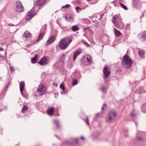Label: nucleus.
I'll return each instance as SVG.
<instances>
[{"label": "nucleus", "instance_id": "1", "mask_svg": "<svg viewBox=\"0 0 146 146\" xmlns=\"http://www.w3.org/2000/svg\"><path fill=\"white\" fill-rule=\"evenodd\" d=\"M133 63V61L129 56L126 54L123 56L121 61L122 66L125 68L129 69L131 67Z\"/></svg>", "mask_w": 146, "mask_h": 146}, {"label": "nucleus", "instance_id": "2", "mask_svg": "<svg viewBox=\"0 0 146 146\" xmlns=\"http://www.w3.org/2000/svg\"><path fill=\"white\" fill-rule=\"evenodd\" d=\"M72 40L68 37L62 38L58 43L60 47L62 49H65L72 41Z\"/></svg>", "mask_w": 146, "mask_h": 146}, {"label": "nucleus", "instance_id": "3", "mask_svg": "<svg viewBox=\"0 0 146 146\" xmlns=\"http://www.w3.org/2000/svg\"><path fill=\"white\" fill-rule=\"evenodd\" d=\"M117 115L116 112L115 111L110 112L106 117V121L110 123L113 122L116 119Z\"/></svg>", "mask_w": 146, "mask_h": 146}, {"label": "nucleus", "instance_id": "4", "mask_svg": "<svg viewBox=\"0 0 146 146\" xmlns=\"http://www.w3.org/2000/svg\"><path fill=\"white\" fill-rule=\"evenodd\" d=\"M14 8L15 11L17 12H23L24 8L20 1H17L15 5Z\"/></svg>", "mask_w": 146, "mask_h": 146}, {"label": "nucleus", "instance_id": "5", "mask_svg": "<svg viewBox=\"0 0 146 146\" xmlns=\"http://www.w3.org/2000/svg\"><path fill=\"white\" fill-rule=\"evenodd\" d=\"M92 58L91 56L89 55L84 56L83 57L82 60L84 64L87 65L90 64L92 62Z\"/></svg>", "mask_w": 146, "mask_h": 146}, {"label": "nucleus", "instance_id": "6", "mask_svg": "<svg viewBox=\"0 0 146 146\" xmlns=\"http://www.w3.org/2000/svg\"><path fill=\"white\" fill-rule=\"evenodd\" d=\"M46 88L44 84H40L37 88V92L40 95H43L46 90Z\"/></svg>", "mask_w": 146, "mask_h": 146}, {"label": "nucleus", "instance_id": "7", "mask_svg": "<svg viewBox=\"0 0 146 146\" xmlns=\"http://www.w3.org/2000/svg\"><path fill=\"white\" fill-rule=\"evenodd\" d=\"M36 14L35 10L34 7H33L31 11H29L26 16V19L28 20L33 17Z\"/></svg>", "mask_w": 146, "mask_h": 146}, {"label": "nucleus", "instance_id": "8", "mask_svg": "<svg viewBox=\"0 0 146 146\" xmlns=\"http://www.w3.org/2000/svg\"><path fill=\"white\" fill-rule=\"evenodd\" d=\"M38 63L41 66L46 65L48 64V61L46 57L44 56L41 58L38 62Z\"/></svg>", "mask_w": 146, "mask_h": 146}, {"label": "nucleus", "instance_id": "9", "mask_svg": "<svg viewBox=\"0 0 146 146\" xmlns=\"http://www.w3.org/2000/svg\"><path fill=\"white\" fill-rule=\"evenodd\" d=\"M103 72L104 75V78H108L110 74V72L106 66H105L104 68Z\"/></svg>", "mask_w": 146, "mask_h": 146}, {"label": "nucleus", "instance_id": "10", "mask_svg": "<svg viewBox=\"0 0 146 146\" xmlns=\"http://www.w3.org/2000/svg\"><path fill=\"white\" fill-rule=\"evenodd\" d=\"M46 0H38L37 5L38 6L39 9H41L42 7L45 4Z\"/></svg>", "mask_w": 146, "mask_h": 146}, {"label": "nucleus", "instance_id": "11", "mask_svg": "<svg viewBox=\"0 0 146 146\" xmlns=\"http://www.w3.org/2000/svg\"><path fill=\"white\" fill-rule=\"evenodd\" d=\"M56 39L55 36L53 35L50 38L48 39L46 41V44L48 46L49 44H51L54 42Z\"/></svg>", "mask_w": 146, "mask_h": 146}, {"label": "nucleus", "instance_id": "12", "mask_svg": "<svg viewBox=\"0 0 146 146\" xmlns=\"http://www.w3.org/2000/svg\"><path fill=\"white\" fill-rule=\"evenodd\" d=\"M82 52V50L80 49H78L75 51L73 54V59L75 60L78 55H79Z\"/></svg>", "mask_w": 146, "mask_h": 146}, {"label": "nucleus", "instance_id": "13", "mask_svg": "<svg viewBox=\"0 0 146 146\" xmlns=\"http://www.w3.org/2000/svg\"><path fill=\"white\" fill-rule=\"evenodd\" d=\"M21 94L23 96H24V95L23 94V92L24 90V87L25 86V83L23 82H21L19 84Z\"/></svg>", "mask_w": 146, "mask_h": 146}, {"label": "nucleus", "instance_id": "14", "mask_svg": "<svg viewBox=\"0 0 146 146\" xmlns=\"http://www.w3.org/2000/svg\"><path fill=\"white\" fill-rule=\"evenodd\" d=\"M140 39L142 41L146 40V31H143L141 34L140 35Z\"/></svg>", "mask_w": 146, "mask_h": 146}, {"label": "nucleus", "instance_id": "15", "mask_svg": "<svg viewBox=\"0 0 146 146\" xmlns=\"http://www.w3.org/2000/svg\"><path fill=\"white\" fill-rule=\"evenodd\" d=\"M54 110V107H51L50 108L48 109L47 112L48 115H52L53 114Z\"/></svg>", "mask_w": 146, "mask_h": 146}, {"label": "nucleus", "instance_id": "16", "mask_svg": "<svg viewBox=\"0 0 146 146\" xmlns=\"http://www.w3.org/2000/svg\"><path fill=\"white\" fill-rule=\"evenodd\" d=\"M32 35L31 34L29 31H26L23 34V36L26 38H30Z\"/></svg>", "mask_w": 146, "mask_h": 146}, {"label": "nucleus", "instance_id": "17", "mask_svg": "<svg viewBox=\"0 0 146 146\" xmlns=\"http://www.w3.org/2000/svg\"><path fill=\"white\" fill-rule=\"evenodd\" d=\"M119 17L117 15H114L113 16V18L112 19V22L113 23H115L118 22V19Z\"/></svg>", "mask_w": 146, "mask_h": 146}, {"label": "nucleus", "instance_id": "18", "mask_svg": "<svg viewBox=\"0 0 146 146\" xmlns=\"http://www.w3.org/2000/svg\"><path fill=\"white\" fill-rule=\"evenodd\" d=\"M65 19L67 21H71L72 20L73 17L71 15H67L65 17Z\"/></svg>", "mask_w": 146, "mask_h": 146}, {"label": "nucleus", "instance_id": "19", "mask_svg": "<svg viewBox=\"0 0 146 146\" xmlns=\"http://www.w3.org/2000/svg\"><path fill=\"white\" fill-rule=\"evenodd\" d=\"M38 55L36 54L35 55V56L31 59V62L32 63L35 64L37 60V56Z\"/></svg>", "mask_w": 146, "mask_h": 146}, {"label": "nucleus", "instance_id": "20", "mask_svg": "<svg viewBox=\"0 0 146 146\" xmlns=\"http://www.w3.org/2000/svg\"><path fill=\"white\" fill-rule=\"evenodd\" d=\"M138 53L139 55L142 58L145 56V52L142 50H139Z\"/></svg>", "mask_w": 146, "mask_h": 146}, {"label": "nucleus", "instance_id": "21", "mask_svg": "<svg viewBox=\"0 0 146 146\" xmlns=\"http://www.w3.org/2000/svg\"><path fill=\"white\" fill-rule=\"evenodd\" d=\"M66 55L67 53H64L61 55L60 57V61L61 62H63L64 61Z\"/></svg>", "mask_w": 146, "mask_h": 146}, {"label": "nucleus", "instance_id": "22", "mask_svg": "<svg viewBox=\"0 0 146 146\" xmlns=\"http://www.w3.org/2000/svg\"><path fill=\"white\" fill-rule=\"evenodd\" d=\"M44 35V34L43 33L41 32L38 36V37L36 40V41L38 42L39 40L42 39Z\"/></svg>", "mask_w": 146, "mask_h": 146}, {"label": "nucleus", "instance_id": "23", "mask_svg": "<svg viewBox=\"0 0 146 146\" xmlns=\"http://www.w3.org/2000/svg\"><path fill=\"white\" fill-rule=\"evenodd\" d=\"M114 32L115 34V36L116 37L120 36L121 34V33L119 31L116 29H114Z\"/></svg>", "mask_w": 146, "mask_h": 146}, {"label": "nucleus", "instance_id": "24", "mask_svg": "<svg viewBox=\"0 0 146 146\" xmlns=\"http://www.w3.org/2000/svg\"><path fill=\"white\" fill-rule=\"evenodd\" d=\"M28 111V107L26 106L25 105L22 109L21 112L23 113H25L26 111Z\"/></svg>", "mask_w": 146, "mask_h": 146}, {"label": "nucleus", "instance_id": "25", "mask_svg": "<svg viewBox=\"0 0 146 146\" xmlns=\"http://www.w3.org/2000/svg\"><path fill=\"white\" fill-rule=\"evenodd\" d=\"M72 29L73 31L75 32L79 30V29L77 26L75 25L72 27Z\"/></svg>", "mask_w": 146, "mask_h": 146}, {"label": "nucleus", "instance_id": "26", "mask_svg": "<svg viewBox=\"0 0 146 146\" xmlns=\"http://www.w3.org/2000/svg\"><path fill=\"white\" fill-rule=\"evenodd\" d=\"M141 135L139 134H137L136 135V138L139 140L143 141V137H141Z\"/></svg>", "mask_w": 146, "mask_h": 146}, {"label": "nucleus", "instance_id": "27", "mask_svg": "<svg viewBox=\"0 0 146 146\" xmlns=\"http://www.w3.org/2000/svg\"><path fill=\"white\" fill-rule=\"evenodd\" d=\"M54 124L56 125L58 127H59L60 125L59 123V122L57 120L54 119L53 121Z\"/></svg>", "mask_w": 146, "mask_h": 146}, {"label": "nucleus", "instance_id": "28", "mask_svg": "<svg viewBox=\"0 0 146 146\" xmlns=\"http://www.w3.org/2000/svg\"><path fill=\"white\" fill-rule=\"evenodd\" d=\"M119 3L121 5L123 9H124L127 10L128 9L127 7L125 5H123V4L121 2H119Z\"/></svg>", "mask_w": 146, "mask_h": 146}, {"label": "nucleus", "instance_id": "29", "mask_svg": "<svg viewBox=\"0 0 146 146\" xmlns=\"http://www.w3.org/2000/svg\"><path fill=\"white\" fill-rule=\"evenodd\" d=\"M136 115V113L134 112V111L133 110L131 113V117L133 118H135Z\"/></svg>", "mask_w": 146, "mask_h": 146}, {"label": "nucleus", "instance_id": "30", "mask_svg": "<svg viewBox=\"0 0 146 146\" xmlns=\"http://www.w3.org/2000/svg\"><path fill=\"white\" fill-rule=\"evenodd\" d=\"M107 90V88L104 86L101 89L102 91L104 93H105Z\"/></svg>", "mask_w": 146, "mask_h": 146}, {"label": "nucleus", "instance_id": "31", "mask_svg": "<svg viewBox=\"0 0 146 146\" xmlns=\"http://www.w3.org/2000/svg\"><path fill=\"white\" fill-rule=\"evenodd\" d=\"M72 85L74 86L78 84L77 80L76 79H74L72 81Z\"/></svg>", "mask_w": 146, "mask_h": 146}, {"label": "nucleus", "instance_id": "32", "mask_svg": "<svg viewBox=\"0 0 146 146\" xmlns=\"http://www.w3.org/2000/svg\"><path fill=\"white\" fill-rule=\"evenodd\" d=\"M60 88L62 89L63 90V91H64L65 87L64 85L62 83L60 85Z\"/></svg>", "mask_w": 146, "mask_h": 146}, {"label": "nucleus", "instance_id": "33", "mask_svg": "<svg viewBox=\"0 0 146 146\" xmlns=\"http://www.w3.org/2000/svg\"><path fill=\"white\" fill-rule=\"evenodd\" d=\"M139 3L140 1L139 0H133V3L136 5L139 4Z\"/></svg>", "mask_w": 146, "mask_h": 146}, {"label": "nucleus", "instance_id": "34", "mask_svg": "<svg viewBox=\"0 0 146 146\" xmlns=\"http://www.w3.org/2000/svg\"><path fill=\"white\" fill-rule=\"evenodd\" d=\"M70 5L69 4H66L65 5H64L62 7V8H67L70 7Z\"/></svg>", "mask_w": 146, "mask_h": 146}, {"label": "nucleus", "instance_id": "35", "mask_svg": "<svg viewBox=\"0 0 146 146\" xmlns=\"http://www.w3.org/2000/svg\"><path fill=\"white\" fill-rule=\"evenodd\" d=\"M146 108V103L144 104L143 106L141 107V110H143L145 108Z\"/></svg>", "mask_w": 146, "mask_h": 146}, {"label": "nucleus", "instance_id": "36", "mask_svg": "<svg viewBox=\"0 0 146 146\" xmlns=\"http://www.w3.org/2000/svg\"><path fill=\"white\" fill-rule=\"evenodd\" d=\"M113 23L114 24L115 26L116 27L119 28V25L118 23V22H117V23Z\"/></svg>", "mask_w": 146, "mask_h": 146}, {"label": "nucleus", "instance_id": "37", "mask_svg": "<svg viewBox=\"0 0 146 146\" xmlns=\"http://www.w3.org/2000/svg\"><path fill=\"white\" fill-rule=\"evenodd\" d=\"M85 122L88 125H90V123L89 121V119L87 117H86V121H85Z\"/></svg>", "mask_w": 146, "mask_h": 146}, {"label": "nucleus", "instance_id": "38", "mask_svg": "<svg viewBox=\"0 0 146 146\" xmlns=\"http://www.w3.org/2000/svg\"><path fill=\"white\" fill-rule=\"evenodd\" d=\"M10 70L11 71L13 72L14 71V68L13 66H10Z\"/></svg>", "mask_w": 146, "mask_h": 146}, {"label": "nucleus", "instance_id": "39", "mask_svg": "<svg viewBox=\"0 0 146 146\" xmlns=\"http://www.w3.org/2000/svg\"><path fill=\"white\" fill-rule=\"evenodd\" d=\"M82 42L84 43L88 47H89L90 46V45H89V44L85 41L83 40H82Z\"/></svg>", "mask_w": 146, "mask_h": 146}, {"label": "nucleus", "instance_id": "40", "mask_svg": "<svg viewBox=\"0 0 146 146\" xmlns=\"http://www.w3.org/2000/svg\"><path fill=\"white\" fill-rule=\"evenodd\" d=\"M106 104H104L102 108V111H101L102 113L103 112V111H102V110H104V107L105 106H106Z\"/></svg>", "mask_w": 146, "mask_h": 146}, {"label": "nucleus", "instance_id": "41", "mask_svg": "<svg viewBox=\"0 0 146 146\" xmlns=\"http://www.w3.org/2000/svg\"><path fill=\"white\" fill-rule=\"evenodd\" d=\"M142 111L143 113H146V108H145V109H143V110H141Z\"/></svg>", "mask_w": 146, "mask_h": 146}, {"label": "nucleus", "instance_id": "42", "mask_svg": "<svg viewBox=\"0 0 146 146\" xmlns=\"http://www.w3.org/2000/svg\"><path fill=\"white\" fill-rule=\"evenodd\" d=\"M79 9H81V8L78 7H77L76 8V10L77 11H78V10Z\"/></svg>", "mask_w": 146, "mask_h": 146}, {"label": "nucleus", "instance_id": "43", "mask_svg": "<svg viewBox=\"0 0 146 146\" xmlns=\"http://www.w3.org/2000/svg\"><path fill=\"white\" fill-rule=\"evenodd\" d=\"M100 113H97V114L96 115V117H98L99 116V115H100Z\"/></svg>", "mask_w": 146, "mask_h": 146}, {"label": "nucleus", "instance_id": "44", "mask_svg": "<svg viewBox=\"0 0 146 146\" xmlns=\"http://www.w3.org/2000/svg\"><path fill=\"white\" fill-rule=\"evenodd\" d=\"M64 143H65L66 144H68L69 142V141H64V142H63Z\"/></svg>", "mask_w": 146, "mask_h": 146}, {"label": "nucleus", "instance_id": "45", "mask_svg": "<svg viewBox=\"0 0 146 146\" xmlns=\"http://www.w3.org/2000/svg\"><path fill=\"white\" fill-rule=\"evenodd\" d=\"M9 87V86H8V85H7V86H5V91H6L7 89V88H8V87Z\"/></svg>", "mask_w": 146, "mask_h": 146}, {"label": "nucleus", "instance_id": "46", "mask_svg": "<svg viewBox=\"0 0 146 146\" xmlns=\"http://www.w3.org/2000/svg\"><path fill=\"white\" fill-rule=\"evenodd\" d=\"M75 142H76V143H78V140L77 139H76L75 140Z\"/></svg>", "mask_w": 146, "mask_h": 146}, {"label": "nucleus", "instance_id": "47", "mask_svg": "<svg viewBox=\"0 0 146 146\" xmlns=\"http://www.w3.org/2000/svg\"><path fill=\"white\" fill-rule=\"evenodd\" d=\"M89 29V28L88 27L84 29V31H85L87 29Z\"/></svg>", "mask_w": 146, "mask_h": 146}, {"label": "nucleus", "instance_id": "48", "mask_svg": "<svg viewBox=\"0 0 146 146\" xmlns=\"http://www.w3.org/2000/svg\"><path fill=\"white\" fill-rule=\"evenodd\" d=\"M11 84V82H9L8 84L7 85L9 86Z\"/></svg>", "mask_w": 146, "mask_h": 146}, {"label": "nucleus", "instance_id": "49", "mask_svg": "<svg viewBox=\"0 0 146 146\" xmlns=\"http://www.w3.org/2000/svg\"><path fill=\"white\" fill-rule=\"evenodd\" d=\"M3 50V49L2 48L0 47V51L2 50Z\"/></svg>", "mask_w": 146, "mask_h": 146}, {"label": "nucleus", "instance_id": "50", "mask_svg": "<svg viewBox=\"0 0 146 146\" xmlns=\"http://www.w3.org/2000/svg\"><path fill=\"white\" fill-rule=\"evenodd\" d=\"M81 138L82 139H84V137L83 136H82L81 137Z\"/></svg>", "mask_w": 146, "mask_h": 146}, {"label": "nucleus", "instance_id": "51", "mask_svg": "<svg viewBox=\"0 0 146 146\" xmlns=\"http://www.w3.org/2000/svg\"><path fill=\"white\" fill-rule=\"evenodd\" d=\"M9 26H13V25H12V24H9Z\"/></svg>", "mask_w": 146, "mask_h": 146}, {"label": "nucleus", "instance_id": "52", "mask_svg": "<svg viewBox=\"0 0 146 146\" xmlns=\"http://www.w3.org/2000/svg\"><path fill=\"white\" fill-rule=\"evenodd\" d=\"M57 85H58V84H57V83H55V85L56 86H57Z\"/></svg>", "mask_w": 146, "mask_h": 146}, {"label": "nucleus", "instance_id": "53", "mask_svg": "<svg viewBox=\"0 0 146 146\" xmlns=\"http://www.w3.org/2000/svg\"><path fill=\"white\" fill-rule=\"evenodd\" d=\"M1 135H3V133L2 132H1Z\"/></svg>", "mask_w": 146, "mask_h": 146}, {"label": "nucleus", "instance_id": "54", "mask_svg": "<svg viewBox=\"0 0 146 146\" xmlns=\"http://www.w3.org/2000/svg\"><path fill=\"white\" fill-rule=\"evenodd\" d=\"M93 16L92 17H89V18H92L93 17Z\"/></svg>", "mask_w": 146, "mask_h": 146}, {"label": "nucleus", "instance_id": "55", "mask_svg": "<svg viewBox=\"0 0 146 146\" xmlns=\"http://www.w3.org/2000/svg\"><path fill=\"white\" fill-rule=\"evenodd\" d=\"M125 137H127V135H125Z\"/></svg>", "mask_w": 146, "mask_h": 146}, {"label": "nucleus", "instance_id": "56", "mask_svg": "<svg viewBox=\"0 0 146 146\" xmlns=\"http://www.w3.org/2000/svg\"><path fill=\"white\" fill-rule=\"evenodd\" d=\"M3 130V129H2H2H1V131H2Z\"/></svg>", "mask_w": 146, "mask_h": 146}, {"label": "nucleus", "instance_id": "57", "mask_svg": "<svg viewBox=\"0 0 146 146\" xmlns=\"http://www.w3.org/2000/svg\"><path fill=\"white\" fill-rule=\"evenodd\" d=\"M127 27H128V26H129V24H127Z\"/></svg>", "mask_w": 146, "mask_h": 146}, {"label": "nucleus", "instance_id": "58", "mask_svg": "<svg viewBox=\"0 0 146 146\" xmlns=\"http://www.w3.org/2000/svg\"><path fill=\"white\" fill-rule=\"evenodd\" d=\"M135 124H136V126H137V123H135Z\"/></svg>", "mask_w": 146, "mask_h": 146}, {"label": "nucleus", "instance_id": "59", "mask_svg": "<svg viewBox=\"0 0 146 146\" xmlns=\"http://www.w3.org/2000/svg\"><path fill=\"white\" fill-rule=\"evenodd\" d=\"M56 137L57 138H58V137L57 136H56Z\"/></svg>", "mask_w": 146, "mask_h": 146}, {"label": "nucleus", "instance_id": "60", "mask_svg": "<svg viewBox=\"0 0 146 146\" xmlns=\"http://www.w3.org/2000/svg\"><path fill=\"white\" fill-rule=\"evenodd\" d=\"M61 93L62 94V92H61Z\"/></svg>", "mask_w": 146, "mask_h": 146}, {"label": "nucleus", "instance_id": "61", "mask_svg": "<svg viewBox=\"0 0 146 146\" xmlns=\"http://www.w3.org/2000/svg\"><path fill=\"white\" fill-rule=\"evenodd\" d=\"M1 79V78H0V79Z\"/></svg>", "mask_w": 146, "mask_h": 146}]
</instances>
